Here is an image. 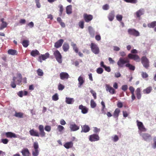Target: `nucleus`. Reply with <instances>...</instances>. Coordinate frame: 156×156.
<instances>
[{
    "mask_svg": "<svg viewBox=\"0 0 156 156\" xmlns=\"http://www.w3.org/2000/svg\"><path fill=\"white\" fill-rule=\"evenodd\" d=\"M129 60L127 58H120L117 62L119 67L122 68L124 66V65L126 63L125 66L129 68L130 70L134 71L135 69V66L129 63Z\"/></svg>",
    "mask_w": 156,
    "mask_h": 156,
    "instance_id": "obj_1",
    "label": "nucleus"
},
{
    "mask_svg": "<svg viewBox=\"0 0 156 156\" xmlns=\"http://www.w3.org/2000/svg\"><path fill=\"white\" fill-rule=\"evenodd\" d=\"M38 129L40 131L39 133L37 130L32 129H30L29 133L31 136H33L44 137L45 136L46 133L44 131V127L42 125H40L38 126Z\"/></svg>",
    "mask_w": 156,
    "mask_h": 156,
    "instance_id": "obj_2",
    "label": "nucleus"
},
{
    "mask_svg": "<svg viewBox=\"0 0 156 156\" xmlns=\"http://www.w3.org/2000/svg\"><path fill=\"white\" fill-rule=\"evenodd\" d=\"M34 150L32 151V154L33 156H37L39 154V145L38 142H34L33 144Z\"/></svg>",
    "mask_w": 156,
    "mask_h": 156,
    "instance_id": "obj_3",
    "label": "nucleus"
},
{
    "mask_svg": "<svg viewBox=\"0 0 156 156\" xmlns=\"http://www.w3.org/2000/svg\"><path fill=\"white\" fill-rule=\"evenodd\" d=\"M141 60L143 66L146 69H148L149 66V62L148 59L146 56H144L141 58Z\"/></svg>",
    "mask_w": 156,
    "mask_h": 156,
    "instance_id": "obj_4",
    "label": "nucleus"
},
{
    "mask_svg": "<svg viewBox=\"0 0 156 156\" xmlns=\"http://www.w3.org/2000/svg\"><path fill=\"white\" fill-rule=\"evenodd\" d=\"M128 34L137 37L140 36L139 32L135 29L129 28L128 30Z\"/></svg>",
    "mask_w": 156,
    "mask_h": 156,
    "instance_id": "obj_5",
    "label": "nucleus"
},
{
    "mask_svg": "<svg viewBox=\"0 0 156 156\" xmlns=\"http://www.w3.org/2000/svg\"><path fill=\"white\" fill-rule=\"evenodd\" d=\"M90 48L92 51L95 54H98L99 52V49L97 45L96 44L92 43L91 44Z\"/></svg>",
    "mask_w": 156,
    "mask_h": 156,
    "instance_id": "obj_6",
    "label": "nucleus"
},
{
    "mask_svg": "<svg viewBox=\"0 0 156 156\" xmlns=\"http://www.w3.org/2000/svg\"><path fill=\"white\" fill-rule=\"evenodd\" d=\"M53 54L57 62L60 63H62V56L59 51L57 50L54 52Z\"/></svg>",
    "mask_w": 156,
    "mask_h": 156,
    "instance_id": "obj_7",
    "label": "nucleus"
},
{
    "mask_svg": "<svg viewBox=\"0 0 156 156\" xmlns=\"http://www.w3.org/2000/svg\"><path fill=\"white\" fill-rule=\"evenodd\" d=\"M136 122L138 129L140 132L146 131L147 129L145 127L142 122H140L138 120L136 121Z\"/></svg>",
    "mask_w": 156,
    "mask_h": 156,
    "instance_id": "obj_8",
    "label": "nucleus"
},
{
    "mask_svg": "<svg viewBox=\"0 0 156 156\" xmlns=\"http://www.w3.org/2000/svg\"><path fill=\"white\" fill-rule=\"evenodd\" d=\"M127 58L128 59H133L136 62H139L140 60L139 57L136 54H129L128 55Z\"/></svg>",
    "mask_w": 156,
    "mask_h": 156,
    "instance_id": "obj_9",
    "label": "nucleus"
},
{
    "mask_svg": "<svg viewBox=\"0 0 156 156\" xmlns=\"http://www.w3.org/2000/svg\"><path fill=\"white\" fill-rule=\"evenodd\" d=\"M99 137L96 134L91 135L89 136V140L91 142L97 141L99 140Z\"/></svg>",
    "mask_w": 156,
    "mask_h": 156,
    "instance_id": "obj_10",
    "label": "nucleus"
},
{
    "mask_svg": "<svg viewBox=\"0 0 156 156\" xmlns=\"http://www.w3.org/2000/svg\"><path fill=\"white\" fill-rule=\"evenodd\" d=\"M83 19L86 22L88 23L91 21L93 18V16L90 14L84 13L83 15Z\"/></svg>",
    "mask_w": 156,
    "mask_h": 156,
    "instance_id": "obj_11",
    "label": "nucleus"
},
{
    "mask_svg": "<svg viewBox=\"0 0 156 156\" xmlns=\"http://www.w3.org/2000/svg\"><path fill=\"white\" fill-rule=\"evenodd\" d=\"M49 54L48 53H46L45 54L41 55L38 58V60L41 62L42 60H44L49 57Z\"/></svg>",
    "mask_w": 156,
    "mask_h": 156,
    "instance_id": "obj_12",
    "label": "nucleus"
},
{
    "mask_svg": "<svg viewBox=\"0 0 156 156\" xmlns=\"http://www.w3.org/2000/svg\"><path fill=\"white\" fill-rule=\"evenodd\" d=\"M105 88L106 90L108 91L111 94H112L115 93V90L109 85L106 84L105 85Z\"/></svg>",
    "mask_w": 156,
    "mask_h": 156,
    "instance_id": "obj_13",
    "label": "nucleus"
},
{
    "mask_svg": "<svg viewBox=\"0 0 156 156\" xmlns=\"http://www.w3.org/2000/svg\"><path fill=\"white\" fill-rule=\"evenodd\" d=\"M60 76L61 80H64L68 79L69 77V75L67 73L62 72L60 73Z\"/></svg>",
    "mask_w": 156,
    "mask_h": 156,
    "instance_id": "obj_14",
    "label": "nucleus"
},
{
    "mask_svg": "<svg viewBox=\"0 0 156 156\" xmlns=\"http://www.w3.org/2000/svg\"><path fill=\"white\" fill-rule=\"evenodd\" d=\"M64 42V40L62 39H60L56 42L54 44V46L56 48H58L60 47Z\"/></svg>",
    "mask_w": 156,
    "mask_h": 156,
    "instance_id": "obj_15",
    "label": "nucleus"
},
{
    "mask_svg": "<svg viewBox=\"0 0 156 156\" xmlns=\"http://www.w3.org/2000/svg\"><path fill=\"white\" fill-rule=\"evenodd\" d=\"M81 127L82 130L81 131V132L82 133H87L90 130V127L86 125H85L82 126Z\"/></svg>",
    "mask_w": 156,
    "mask_h": 156,
    "instance_id": "obj_16",
    "label": "nucleus"
},
{
    "mask_svg": "<svg viewBox=\"0 0 156 156\" xmlns=\"http://www.w3.org/2000/svg\"><path fill=\"white\" fill-rule=\"evenodd\" d=\"M6 136L7 138H16L17 137L16 134L11 132H6L5 133Z\"/></svg>",
    "mask_w": 156,
    "mask_h": 156,
    "instance_id": "obj_17",
    "label": "nucleus"
},
{
    "mask_svg": "<svg viewBox=\"0 0 156 156\" xmlns=\"http://www.w3.org/2000/svg\"><path fill=\"white\" fill-rule=\"evenodd\" d=\"M79 108L81 110V112L83 114H86L88 112V108L86 106H84L82 105H80Z\"/></svg>",
    "mask_w": 156,
    "mask_h": 156,
    "instance_id": "obj_18",
    "label": "nucleus"
},
{
    "mask_svg": "<svg viewBox=\"0 0 156 156\" xmlns=\"http://www.w3.org/2000/svg\"><path fill=\"white\" fill-rule=\"evenodd\" d=\"M78 80L79 82L78 87H80L84 83L85 80L83 77L82 76H80L78 78Z\"/></svg>",
    "mask_w": 156,
    "mask_h": 156,
    "instance_id": "obj_19",
    "label": "nucleus"
},
{
    "mask_svg": "<svg viewBox=\"0 0 156 156\" xmlns=\"http://www.w3.org/2000/svg\"><path fill=\"white\" fill-rule=\"evenodd\" d=\"M73 143L72 141L68 142L64 144V146L66 149H68L73 147Z\"/></svg>",
    "mask_w": 156,
    "mask_h": 156,
    "instance_id": "obj_20",
    "label": "nucleus"
},
{
    "mask_svg": "<svg viewBox=\"0 0 156 156\" xmlns=\"http://www.w3.org/2000/svg\"><path fill=\"white\" fill-rule=\"evenodd\" d=\"M144 140L145 141L149 140L151 137V135L148 133H144L142 135Z\"/></svg>",
    "mask_w": 156,
    "mask_h": 156,
    "instance_id": "obj_21",
    "label": "nucleus"
},
{
    "mask_svg": "<svg viewBox=\"0 0 156 156\" xmlns=\"http://www.w3.org/2000/svg\"><path fill=\"white\" fill-rule=\"evenodd\" d=\"M136 98L138 99H140L141 97V89L140 88H138L135 91Z\"/></svg>",
    "mask_w": 156,
    "mask_h": 156,
    "instance_id": "obj_22",
    "label": "nucleus"
},
{
    "mask_svg": "<svg viewBox=\"0 0 156 156\" xmlns=\"http://www.w3.org/2000/svg\"><path fill=\"white\" fill-rule=\"evenodd\" d=\"M22 155L23 156H29L30 153L28 149L27 148H24L21 151Z\"/></svg>",
    "mask_w": 156,
    "mask_h": 156,
    "instance_id": "obj_23",
    "label": "nucleus"
},
{
    "mask_svg": "<svg viewBox=\"0 0 156 156\" xmlns=\"http://www.w3.org/2000/svg\"><path fill=\"white\" fill-rule=\"evenodd\" d=\"M70 128L71 131H76L79 129V126H77L75 124H71L70 126Z\"/></svg>",
    "mask_w": 156,
    "mask_h": 156,
    "instance_id": "obj_24",
    "label": "nucleus"
},
{
    "mask_svg": "<svg viewBox=\"0 0 156 156\" xmlns=\"http://www.w3.org/2000/svg\"><path fill=\"white\" fill-rule=\"evenodd\" d=\"M115 17V12L114 11H111L109 14L108 18L110 21H112Z\"/></svg>",
    "mask_w": 156,
    "mask_h": 156,
    "instance_id": "obj_25",
    "label": "nucleus"
},
{
    "mask_svg": "<svg viewBox=\"0 0 156 156\" xmlns=\"http://www.w3.org/2000/svg\"><path fill=\"white\" fill-rule=\"evenodd\" d=\"M152 90V88L151 87L149 86L146 88L144 89L143 90V93L145 94H149Z\"/></svg>",
    "mask_w": 156,
    "mask_h": 156,
    "instance_id": "obj_26",
    "label": "nucleus"
},
{
    "mask_svg": "<svg viewBox=\"0 0 156 156\" xmlns=\"http://www.w3.org/2000/svg\"><path fill=\"white\" fill-rule=\"evenodd\" d=\"M120 112V110L118 108H116L113 113V116L114 117L118 118Z\"/></svg>",
    "mask_w": 156,
    "mask_h": 156,
    "instance_id": "obj_27",
    "label": "nucleus"
},
{
    "mask_svg": "<svg viewBox=\"0 0 156 156\" xmlns=\"http://www.w3.org/2000/svg\"><path fill=\"white\" fill-rule=\"evenodd\" d=\"M8 53L9 55H17L18 53V52L16 50L12 49H9L8 51Z\"/></svg>",
    "mask_w": 156,
    "mask_h": 156,
    "instance_id": "obj_28",
    "label": "nucleus"
},
{
    "mask_svg": "<svg viewBox=\"0 0 156 156\" xmlns=\"http://www.w3.org/2000/svg\"><path fill=\"white\" fill-rule=\"evenodd\" d=\"M144 13V9H141L136 12V15L137 17H140Z\"/></svg>",
    "mask_w": 156,
    "mask_h": 156,
    "instance_id": "obj_29",
    "label": "nucleus"
},
{
    "mask_svg": "<svg viewBox=\"0 0 156 156\" xmlns=\"http://www.w3.org/2000/svg\"><path fill=\"white\" fill-rule=\"evenodd\" d=\"M66 13L70 14L72 13V6L71 5L67 6L66 8Z\"/></svg>",
    "mask_w": 156,
    "mask_h": 156,
    "instance_id": "obj_30",
    "label": "nucleus"
},
{
    "mask_svg": "<svg viewBox=\"0 0 156 156\" xmlns=\"http://www.w3.org/2000/svg\"><path fill=\"white\" fill-rule=\"evenodd\" d=\"M69 46L68 43H65L63 44L62 46V48L64 51H67L69 50Z\"/></svg>",
    "mask_w": 156,
    "mask_h": 156,
    "instance_id": "obj_31",
    "label": "nucleus"
},
{
    "mask_svg": "<svg viewBox=\"0 0 156 156\" xmlns=\"http://www.w3.org/2000/svg\"><path fill=\"white\" fill-rule=\"evenodd\" d=\"M74 101V100L73 98L68 97H66V102L67 104H71Z\"/></svg>",
    "mask_w": 156,
    "mask_h": 156,
    "instance_id": "obj_32",
    "label": "nucleus"
},
{
    "mask_svg": "<svg viewBox=\"0 0 156 156\" xmlns=\"http://www.w3.org/2000/svg\"><path fill=\"white\" fill-rule=\"evenodd\" d=\"M39 55L40 53L39 51L37 50H32L30 53V55L34 57Z\"/></svg>",
    "mask_w": 156,
    "mask_h": 156,
    "instance_id": "obj_33",
    "label": "nucleus"
},
{
    "mask_svg": "<svg viewBox=\"0 0 156 156\" xmlns=\"http://www.w3.org/2000/svg\"><path fill=\"white\" fill-rule=\"evenodd\" d=\"M88 30L90 36L93 37L94 35V32L92 28L91 27L89 26L88 27Z\"/></svg>",
    "mask_w": 156,
    "mask_h": 156,
    "instance_id": "obj_34",
    "label": "nucleus"
},
{
    "mask_svg": "<svg viewBox=\"0 0 156 156\" xmlns=\"http://www.w3.org/2000/svg\"><path fill=\"white\" fill-rule=\"evenodd\" d=\"M147 26L150 28H153L156 26V21H153L147 24Z\"/></svg>",
    "mask_w": 156,
    "mask_h": 156,
    "instance_id": "obj_35",
    "label": "nucleus"
},
{
    "mask_svg": "<svg viewBox=\"0 0 156 156\" xmlns=\"http://www.w3.org/2000/svg\"><path fill=\"white\" fill-rule=\"evenodd\" d=\"M71 46L73 47V50L76 53H78V48L76 46V44L74 43L73 42H72L71 44Z\"/></svg>",
    "mask_w": 156,
    "mask_h": 156,
    "instance_id": "obj_36",
    "label": "nucleus"
},
{
    "mask_svg": "<svg viewBox=\"0 0 156 156\" xmlns=\"http://www.w3.org/2000/svg\"><path fill=\"white\" fill-rule=\"evenodd\" d=\"M100 65L101 66L105 68V70L107 71L108 72H109L110 71L111 69L110 67H107L105 65H104V63L103 62L101 61V62Z\"/></svg>",
    "mask_w": 156,
    "mask_h": 156,
    "instance_id": "obj_37",
    "label": "nucleus"
},
{
    "mask_svg": "<svg viewBox=\"0 0 156 156\" xmlns=\"http://www.w3.org/2000/svg\"><path fill=\"white\" fill-rule=\"evenodd\" d=\"M23 114L20 112H15L14 116L18 118H23Z\"/></svg>",
    "mask_w": 156,
    "mask_h": 156,
    "instance_id": "obj_38",
    "label": "nucleus"
},
{
    "mask_svg": "<svg viewBox=\"0 0 156 156\" xmlns=\"http://www.w3.org/2000/svg\"><path fill=\"white\" fill-rule=\"evenodd\" d=\"M29 41L28 40H24L22 42V44L23 46L25 48L27 47L29 44Z\"/></svg>",
    "mask_w": 156,
    "mask_h": 156,
    "instance_id": "obj_39",
    "label": "nucleus"
},
{
    "mask_svg": "<svg viewBox=\"0 0 156 156\" xmlns=\"http://www.w3.org/2000/svg\"><path fill=\"white\" fill-rule=\"evenodd\" d=\"M18 79L17 80V84H20L22 81V76L21 74L19 73L17 75Z\"/></svg>",
    "mask_w": 156,
    "mask_h": 156,
    "instance_id": "obj_40",
    "label": "nucleus"
},
{
    "mask_svg": "<svg viewBox=\"0 0 156 156\" xmlns=\"http://www.w3.org/2000/svg\"><path fill=\"white\" fill-rule=\"evenodd\" d=\"M64 129V128L61 125H58L57 126V129L59 132H62Z\"/></svg>",
    "mask_w": 156,
    "mask_h": 156,
    "instance_id": "obj_41",
    "label": "nucleus"
},
{
    "mask_svg": "<svg viewBox=\"0 0 156 156\" xmlns=\"http://www.w3.org/2000/svg\"><path fill=\"white\" fill-rule=\"evenodd\" d=\"M58 94L57 93L55 94L52 96V99L54 101H57L58 99Z\"/></svg>",
    "mask_w": 156,
    "mask_h": 156,
    "instance_id": "obj_42",
    "label": "nucleus"
},
{
    "mask_svg": "<svg viewBox=\"0 0 156 156\" xmlns=\"http://www.w3.org/2000/svg\"><path fill=\"white\" fill-rule=\"evenodd\" d=\"M37 73L38 75L39 76H42L44 74L42 70L41 69H38L37 70Z\"/></svg>",
    "mask_w": 156,
    "mask_h": 156,
    "instance_id": "obj_43",
    "label": "nucleus"
},
{
    "mask_svg": "<svg viewBox=\"0 0 156 156\" xmlns=\"http://www.w3.org/2000/svg\"><path fill=\"white\" fill-rule=\"evenodd\" d=\"M59 7V16H61L63 10V6L62 5H60Z\"/></svg>",
    "mask_w": 156,
    "mask_h": 156,
    "instance_id": "obj_44",
    "label": "nucleus"
},
{
    "mask_svg": "<svg viewBox=\"0 0 156 156\" xmlns=\"http://www.w3.org/2000/svg\"><path fill=\"white\" fill-rule=\"evenodd\" d=\"M90 106L92 108H94L96 106V104L92 99L90 101Z\"/></svg>",
    "mask_w": 156,
    "mask_h": 156,
    "instance_id": "obj_45",
    "label": "nucleus"
},
{
    "mask_svg": "<svg viewBox=\"0 0 156 156\" xmlns=\"http://www.w3.org/2000/svg\"><path fill=\"white\" fill-rule=\"evenodd\" d=\"M78 25L79 27L81 29H83L84 27V22L83 21H81L79 22L78 23Z\"/></svg>",
    "mask_w": 156,
    "mask_h": 156,
    "instance_id": "obj_46",
    "label": "nucleus"
},
{
    "mask_svg": "<svg viewBox=\"0 0 156 156\" xmlns=\"http://www.w3.org/2000/svg\"><path fill=\"white\" fill-rule=\"evenodd\" d=\"M141 76L143 78H147L148 76V75L147 73L144 72H142Z\"/></svg>",
    "mask_w": 156,
    "mask_h": 156,
    "instance_id": "obj_47",
    "label": "nucleus"
},
{
    "mask_svg": "<svg viewBox=\"0 0 156 156\" xmlns=\"http://www.w3.org/2000/svg\"><path fill=\"white\" fill-rule=\"evenodd\" d=\"M96 71L98 74H101L103 72V69L102 68L99 67L97 69Z\"/></svg>",
    "mask_w": 156,
    "mask_h": 156,
    "instance_id": "obj_48",
    "label": "nucleus"
},
{
    "mask_svg": "<svg viewBox=\"0 0 156 156\" xmlns=\"http://www.w3.org/2000/svg\"><path fill=\"white\" fill-rule=\"evenodd\" d=\"M90 92L92 94L93 96L95 99L97 98L96 93L93 90H91L90 91Z\"/></svg>",
    "mask_w": 156,
    "mask_h": 156,
    "instance_id": "obj_49",
    "label": "nucleus"
},
{
    "mask_svg": "<svg viewBox=\"0 0 156 156\" xmlns=\"http://www.w3.org/2000/svg\"><path fill=\"white\" fill-rule=\"evenodd\" d=\"M116 18L117 20L119 21H121L122 20V15H117L116 16Z\"/></svg>",
    "mask_w": 156,
    "mask_h": 156,
    "instance_id": "obj_50",
    "label": "nucleus"
},
{
    "mask_svg": "<svg viewBox=\"0 0 156 156\" xmlns=\"http://www.w3.org/2000/svg\"><path fill=\"white\" fill-rule=\"evenodd\" d=\"M65 88L64 86L61 84H59L58 86V89L59 90H62Z\"/></svg>",
    "mask_w": 156,
    "mask_h": 156,
    "instance_id": "obj_51",
    "label": "nucleus"
},
{
    "mask_svg": "<svg viewBox=\"0 0 156 156\" xmlns=\"http://www.w3.org/2000/svg\"><path fill=\"white\" fill-rule=\"evenodd\" d=\"M44 129L46 131L49 132L51 130V127L49 126H46L44 127Z\"/></svg>",
    "mask_w": 156,
    "mask_h": 156,
    "instance_id": "obj_52",
    "label": "nucleus"
},
{
    "mask_svg": "<svg viewBox=\"0 0 156 156\" xmlns=\"http://www.w3.org/2000/svg\"><path fill=\"white\" fill-rule=\"evenodd\" d=\"M102 9L104 10H107L109 9V6L107 4H105L103 6Z\"/></svg>",
    "mask_w": 156,
    "mask_h": 156,
    "instance_id": "obj_53",
    "label": "nucleus"
},
{
    "mask_svg": "<svg viewBox=\"0 0 156 156\" xmlns=\"http://www.w3.org/2000/svg\"><path fill=\"white\" fill-rule=\"evenodd\" d=\"M40 0H35L36 6L38 8H40L41 7L40 3L39 2Z\"/></svg>",
    "mask_w": 156,
    "mask_h": 156,
    "instance_id": "obj_54",
    "label": "nucleus"
},
{
    "mask_svg": "<svg viewBox=\"0 0 156 156\" xmlns=\"http://www.w3.org/2000/svg\"><path fill=\"white\" fill-rule=\"evenodd\" d=\"M128 89V86L126 85H123L122 86V89L124 91H126Z\"/></svg>",
    "mask_w": 156,
    "mask_h": 156,
    "instance_id": "obj_55",
    "label": "nucleus"
},
{
    "mask_svg": "<svg viewBox=\"0 0 156 156\" xmlns=\"http://www.w3.org/2000/svg\"><path fill=\"white\" fill-rule=\"evenodd\" d=\"M154 143L152 147L153 148L155 149L156 148V137H154L153 139Z\"/></svg>",
    "mask_w": 156,
    "mask_h": 156,
    "instance_id": "obj_56",
    "label": "nucleus"
},
{
    "mask_svg": "<svg viewBox=\"0 0 156 156\" xmlns=\"http://www.w3.org/2000/svg\"><path fill=\"white\" fill-rule=\"evenodd\" d=\"M1 141L3 144H6L8 143L9 140L7 139H1Z\"/></svg>",
    "mask_w": 156,
    "mask_h": 156,
    "instance_id": "obj_57",
    "label": "nucleus"
},
{
    "mask_svg": "<svg viewBox=\"0 0 156 156\" xmlns=\"http://www.w3.org/2000/svg\"><path fill=\"white\" fill-rule=\"evenodd\" d=\"M117 106L119 108H122L123 107V104L121 102L118 101L117 103Z\"/></svg>",
    "mask_w": 156,
    "mask_h": 156,
    "instance_id": "obj_58",
    "label": "nucleus"
},
{
    "mask_svg": "<svg viewBox=\"0 0 156 156\" xmlns=\"http://www.w3.org/2000/svg\"><path fill=\"white\" fill-rule=\"evenodd\" d=\"M119 138L117 135H115L113 138V140L114 142H116L119 140Z\"/></svg>",
    "mask_w": 156,
    "mask_h": 156,
    "instance_id": "obj_59",
    "label": "nucleus"
},
{
    "mask_svg": "<svg viewBox=\"0 0 156 156\" xmlns=\"http://www.w3.org/2000/svg\"><path fill=\"white\" fill-rule=\"evenodd\" d=\"M23 91H19L17 93V95L18 96H19L20 97H22L23 96Z\"/></svg>",
    "mask_w": 156,
    "mask_h": 156,
    "instance_id": "obj_60",
    "label": "nucleus"
},
{
    "mask_svg": "<svg viewBox=\"0 0 156 156\" xmlns=\"http://www.w3.org/2000/svg\"><path fill=\"white\" fill-rule=\"evenodd\" d=\"M121 76V74L119 72H118L115 73V76L116 78H119Z\"/></svg>",
    "mask_w": 156,
    "mask_h": 156,
    "instance_id": "obj_61",
    "label": "nucleus"
},
{
    "mask_svg": "<svg viewBox=\"0 0 156 156\" xmlns=\"http://www.w3.org/2000/svg\"><path fill=\"white\" fill-rule=\"evenodd\" d=\"M129 90L131 94L134 93L135 89L132 86H130L129 87Z\"/></svg>",
    "mask_w": 156,
    "mask_h": 156,
    "instance_id": "obj_62",
    "label": "nucleus"
},
{
    "mask_svg": "<svg viewBox=\"0 0 156 156\" xmlns=\"http://www.w3.org/2000/svg\"><path fill=\"white\" fill-rule=\"evenodd\" d=\"M27 26H29L30 28H32L34 26V23L32 22H31L27 24Z\"/></svg>",
    "mask_w": 156,
    "mask_h": 156,
    "instance_id": "obj_63",
    "label": "nucleus"
},
{
    "mask_svg": "<svg viewBox=\"0 0 156 156\" xmlns=\"http://www.w3.org/2000/svg\"><path fill=\"white\" fill-rule=\"evenodd\" d=\"M123 115L124 117L126 118L128 116L127 112L126 111H122Z\"/></svg>",
    "mask_w": 156,
    "mask_h": 156,
    "instance_id": "obj_64",
    "label": "nucleus"
}]
</instances>
